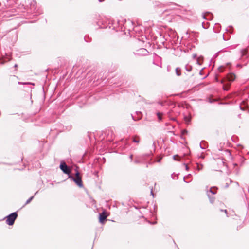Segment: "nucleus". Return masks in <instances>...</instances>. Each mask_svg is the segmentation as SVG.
I'll use <instances>...</instances> for the list:
<instances>
[{
    "mask_svg": "<svg viewBox=\"0 0 249 249\" xmlns=\"http://www.w3.org/2000/svg\"><path fill=\"white\" fill-rule=\"evenodd\" d=\"M176 71L178 76H180L181 75L180 70L178 68H177Z\"/></svg>",
    "mask_w": 249,
    "mask_h": 249,
    "instance_id": "nucleus-13",
    "label": "nucleus"
},
{
    "mask_svg": "<svg viewBox=\"0 0 249 249\" xmlns=\"http://www.w3.org/2000/svg\"><path fill=\"white\" fill-rule=\"evenodd\" d=\"M99 2H102L104 0H98Z\"/></svg>",
    "mask_w": 249,
    "mask_h": 249,
    "instance_id": "nucleus-25",
    "label": "nucleus"
},
{
    "mask_svg": "<svg viewBox=\"0 0 249 249\" xmlns=\"http://www.w3.org/2000/svg\"><path fill=\"white\" fill-rule=\"evenodd\" d=\"M130 158L132 159V155L130 156Z\"/></svg>",
    "mask_w": 249,
    "mask_h": 249,
    "instance_id": "nucleus-26",
    "label": "nucleus"
},
{
    "mask_svg": "<svg viewBox=\"0 0 249 249\" xmlns=\"http://www.w3.org/2000/svg\"><path fill=\"white\" fill-rule=\"evenodd\" d=\"M196 57V54H194L193 55V58L194 59H195Z\"/></svg>",
    "mask_w": 249,
    "mask_h": 249,
    "instance_id": "nucleus-19",
    "label": "nucleus"
},
{
    "mask_svg": "<svg viewBox=\"0 0 249 249\" xmlns=\"http://www.w3.org/2000/svg\"><path fill=\"white\" fill-rule=\"evenodd\" d=\"M133 142H134L139 143L140 142V138L138 137H133Z\"/></svg>",
    "mask_w": 249,
    "mask_h": 249,
    "instance_id": "nucleus-10",
    "label": "nucleus"
},
{
    "mask_svg": "<svg viewBox=\"0 0 249 249\" xmlns=\"http://www.w3.org/2000/svg\"><path fill=\"white\" fill-rule=\"evenodd\" d=\"M220 28V26L218 23H216L215 24L213 27V30L215 32H218L219 31V28Z\"/></svg>",
    "mask_w": 249,
    "mask_h": 249,
    "instance_id": "nucleus-8",
    "label": "nucleus"
},
{
    "mask_svg": "<svg viewBox=\"0 0 249 249\" xmlns=\"http://www.w3.org/2000/svg\"><path fill=\"white\" fill-rule=\"evenodd\" d=\"M151 194L152 195H153V196L154 195V194H153V192L152 190H151Z\"/></svg>",
    "mask_w": 249,
    "mask_h": 249,
    "instance_id": "nucleus-23",
    "label": "nucleus"
},
{
    "mask_svg": "<svg viewBox=\"0 0 249 249\" xmlns=\"http://www.w3.org/2000/svg\"><path fill=\"white\" fill-rule=\"evenodd\" d=\"M34 198V196H31L30 198H29L26 202V203L25 204H29L32 200V199H33Z\"/></svg>",
    "mask_w": 249,
    "mask_h": 249,
    "instance_id": "nucleus-14",
    "label": "nucleus"
},
{
    "mask_svg": "<svg viewBox=\"0 0 249 249\" xmlns=\"http://www.w3.org/2000/svg\"><path fill=\"white\" fill-rule=\"evenodd\" d=\"M15 67H17V64H15Z\"/></svg>",
    "mask_w": 249,
    "mask_h": 249,
    "instance_id": "nucleus-28",
    "label": "nucleus"
},
{
    "mask_svg": "<svg viewBox=\"0 0 249 249\" xmlns=\"http://www.w3.org/2000/svg\"><path fill=\"white\" fill-rule=\"evenodd\" d=\"M112 25L113 26V28H116V27H117V26L114 25V24H114V22H112Z\"/></svg>",
    "mask_w": 249,
    "mask_h": 249,
    "instance_id": "nucleus-21",
    "label": "nucleus"
},
{
    "mask_svg": "<svg viewBox=\"0 0 249 249\" xmlns=\"http://www.w3.org/2000/svg\"><path fill=\"white\" fill-rule=\"evenodd\" d=\"M235 79V75L233 73H229L226 77L221 81L223 84V89L224 90H228L231 85V83Z\"/></svg>",
    "mask_w": 249,
    "mask_h": 249,
    "instance_id": "nucleus-1",
    "label": "nucleus"
},
{
    "mask_svg": "<svg viewBox=\"0 0 249 249\" xmlns=\"http://www.w3.org/2000/svg\"><path fill=\"white\" fill-rule=\"evenodd\" d=\"M107 218V215H106L105 213L104 212L100 214L99 219L101 222L105 220Z\"/></svg>",
    "mask_w": 249,
    "mask_h": 249,
    "instance_id": "nucleus-7",
    "label": "nucleus"
},
{
    "mask_svg": "<svg viewBox=\"0 0 249 249\" xmlns=\"http://www.w3.org/2000/svg\"><path fill=\"white\" fill-rule=\"evenodd\" d=\"M17 216L18 214L16 212L11 213L6 217V223L9 225H13Z\"/></svg>",
    "mask_w": 249,
    "mask_h": 249,
    "instance_id": "nucleus-3",
    "label": "nucleus"
},
{
    "mask_svg": "<svg viewBox=\"0 0 249 249\" xmlns=\"http://www.w3.org/2000/svg\"><path fill=\"white\" fill-rule=\"evenodd\" d=\"M60 169L63 171V172L69 175L71 172V170L70 168L66 165L65 162H61L60 165Z\"/></svg>",
    "mask_w": 249,
    "mask_h": 249,
    "instance_id": "nucleus-5",
    "label": "nucleus"
},
{
    "mask_svg": "<svg viewBox=\"0 0 249 249\" xmlns=\"http://www.w3.org/2000/svg\"><path fill=\"white\" fill-rule=\"evenodd\" d=\"M185 69L187 71H192V67L191 66L188 64L186 65Z\"/></svg>",
    "mask_w": 249,
    "mask_h": 249,
    "instance_id": "nucleus-9",
    "label": "nucleus"
},
{
    "mask_svg": "<svg viewBox=\"0 0 249 249\" xmlns=\"http://www.w3.org/2000/svg\"><path fill=\"white\" fill-rule=\"evenodd\" d=\"M157 115L159 120H161V119H162L161 116L162 115V113H160V112H158L157 113Z\"/></svg>",
    "mask_w": 249,
    "mask_h": 249,
    "instance_id": "nucleus-12",
    "label": "nucleus"
},
{
    "mask_svg": "<svg viewBox=\"0 0 249 249\" xmlns=\"http://www.w3.org/2000/svg\"><path fill=\"white\" fill-rule=\"evenodd\" d=\"M117 22H118V23H117V24H118L119 25H122V24H121L119 21H117Z\"/></svg>",
    "mask_w": 249,
    "mask_h": 249,
    "instance_id": "nucleus-22",
    "label": "nucleus"
},
{
    "mask_svg": "<svg viewBox=\"0 0 249 249\" xmlns=\"http://www.w3.org/2000/svg\"><path fill=\"white\" fill-rule=\"evenodd\" d=\"M223 39L225 40H228V39L225 38V35H223Z\"/></svg>",
    "mask_w": 249,
    "mask_h": 249,
    "instance_id": "nucleus-18",
    "label": "nucleus"
},
{
    "mask_svg": "<svg viewBox=\"0 0 249 249\" xmlns=\"http://www.w3.org/2000/svg\"><path fill=\"white\" fill-rule=\"evenodd\" d=\"M241 56H244L247 53V51L246 49H243L241 51Z\"/></svg>",
    "mask_w": 249,
    "mask_h": 249,
    "instance_id": "nucleus-11",
    "label": "nucleus"
},
{
    "mask_svg": "<svg viewBox=\"0 0 249 249\" xmlns=\"http://www.w3.org/2000/svg\"><path fill=\"white\" fill-rule=\"evenodd\" d=\"M223 68L222 67H219L218 69V70L220 72H223Z\"/></svg>",
    "mask_w": 249,
    "mask_h": 249,
    "instance_id": "nucleus-16",
    "label": "nucleus"
},
{
    "mask_svg": "<svg viewBox=\"0 0 249 249\" xmlns=\"http://www.w3.org/2000/svg\"><path fill=\"white\" fill-rule=\"evenodd\" d=\"M141 50H142V52H143V53L144 52H145V51H146V49H141Z\"/></svg>",
    "mask_w": 249,
    "mask_h": 249,
    "instance_id": "nucleus-20",
    "label": "nucleus"
},
{
    "mask_svg": "<svg viewBox=\"0 0 249 249\" xmlns=\"http://www.w3.org/2000/svg\"><path fill=\"white\" fill-rule=\"evenodd\" d=\"M217 188L215 187H211L209 190L207 191L208 196L209 198L210 201L211 203L213 202L214 197L211 196V195H214L216 193Z\"/></svg>",
    "mask_w": 249,
    "mask_h": 249,
    "instance_id": "nucleus-4",
    "label": "nucleus"
},
{
    "mask_svg": "<svg viewBox=\"0 0 249 249\" xmlns=\"http://www.w3.org/2000/svg\"><path fill=\"white\" fill-rule=\"evenodd\" d=\"M178 157V156L177 155H174L173 156V159L175 160H177V161H179V160L178 159H177V158Z\"/></svg>",
    "mask_w": 249,
    "mask_h": 249,
    "instance_id": "nucleus-15",
    "label": "nucleus"
},
{
    "mask_svg": "<svg viewBox=\"0 0 249 249\" xmlns=\"http://www.w3.org/2000/svg\"><path fill=\"white\" fill-rule=\"evenodd\" d=\"M197 63L199 65H200V58H198L197 59Z\"/></svg>",
    "mask_w": 249,
    "mask_h": 249,
    "instance_id": "nucleus-17",
    "label": "nucleus"
},
{
    "mask_svg": "<svg viewBox=\"0 0 249 249\" xmlns=\"http://www.w3.org/2000/svg\"><path fill=\"white\" fill-rule=\"evenodd\" d=\"M203 18L207 20H211L212 18V15L210 13H207L203 15Z\"/></svg>",
    "mask_w": 249,
    "mask_h": 249,
    "instance_id": "nucleus-6",
    "label": "nucleus"
},
{
    "mask_svg": "<svg viewBox=\"0 0 249 249\" xmlns=\"http://www.w3.org/2000/svg\"><path fill=\"white\" fill-rule=\"evenodd\" d=\"M224 212H225V213L227 214V210H224Z\"/></svg>",
    "mask_w": 249,
    "mask_h": 249,
    "instance_id": "nucleus-27",
    "label": "nucleus"
},
{
    "mask_svg": "<svg viewBox=\"0 0 249 249\" xmlns=\"http://www.w3.org/2000/svg\"><path fill=\"white\" fill-rule=\"evenodd\" d=\"M69 178L72 180L79 187H82L83 186L81 178L80 177V174L78 172L76 173L75 178L69 176Z\"/></svg>",
    "mask_w": 249,
    "mask_h": 249,
    "instance_id": "nucleus-2",
    "label": "nucleus"
},
{
    "mask_svg": "<svg viewBox=\"0 0 249 249\" xmlns=\"http://www.w3.org/2000/svg\"><path fill=\"white\" fill-rule=\"evenodd\" d=\"M185 166H186V169L187 170L188 169V167L187 165H186Z\"/></svg>",
    "mask_w": 249,
    "mask_h": 249,
    "instance_id": "nucleus-24",
    "label": "nucleus"
}]
</instances>
